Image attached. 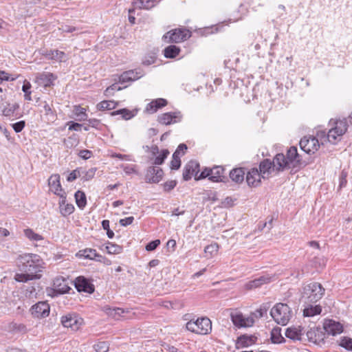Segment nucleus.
<instances>
[{"mask_svg": "<svg viewBox=\"0 0 352 352\" xmlns=\"http://www.w3.org/2000/svg\"><path fill=\"white\" fill-rule=\"evenodd\" d=\"M169 155V151L167 149H163L160 154L157 156L153 164L155 165H161L164 162V160L166 159L168 155Z\"/></svg>", "mask_w": 352, "mask_h": 352, "instance_id": "48", "label": "nucleus"}, {"mask_svg": "<svg viewBox=\"0 0 352 352\" xmlns=\"http://www.w3.org/2000/svg\"><path fill=\"white\" fill-rule=\"evenodd\" d=\"M48 184L51 191L59 197H60L63 192H65L62 188L60 182V175L58 174L51 175L48 179Z\"/></svg>", "mask_w": 352, "mask_h": 352, "instance_id": "19", "label": "nucleus"}, {"mask_svg": "<svg viewBox=\"0 0 352 352\" xmlns=\"http://www.w3.org/2000/svg\"><path fill=\"white\" fill-rule=\"evenodd\" d=\"M78 177H80V170L77 168L76 170H74L69 174L67 178V181L69 182H72L74 181L76 179H77Z\"/></svg>", "mask_w": 352, "mask_h": 352, "instance_id": "59", "label": "nucleus"}, {"mask_svg": "<svg viewBox=\"0 0 352 352\" xmlns=\"http://www.w3.org/2000/svg\"><path fill=\"white\" fill-rule=\"evenodd\" d=\"M112 116L121 115L122 118L124 120H129L134 116V114L130 110L127 109H121L117 111H114L111 113Z\"/></svg>", "mask_w": 352, "mask_h": 352, "instance_id": "41", "label": "nucleus"}, {"mask_svg": "<svg viewBox=\"0 0 352 352\" xmlns=\"http://www.w3.org/2000/svg\"><path fill=\"white\" fill-rule=\"evenodd\" d=\"M177 185V182L175 180L167 181L163 184L164 190L166 192H169L173 190Z\"/></svg>", "mask_w": 352, "mask_h": 352, "instance_id": "58", "label": "nucleus"}, {"mask_svg": "<svg viewBox=\"0 0 352 352\" xmlns=\"http://www.w3.org/2000/svg\"><path fill=\"white\" fill-rule=\"evenodd\" d=\"M322 311V308L320 305H310L303 310L304 316L311 317L320 314Z\"/></svg>", "mask_w": 352, "mask_h": 352, "instance_id": "36", "label": "nucleus"}, {"mask_svg": "<svg viewBox=\"0 0 352 352\" xmlns=\"http://www.w3.org/2000/svg\"><path fill=\"white\" fill-rule=\"evenodd\" d=\"M56 79V76L50 72H43L38 74L36 76V82L44 87H50L53 84L54 80Z\"/></svg>", "mask_w": 352, "mask_h": 352, "instance_id": "22", "label": "nucleus"}, {"mask_svg": "<svg viewBox=\"0 0 352 352\" xmlns=\"http://www.w3.org/2000/svg\"><path fill=\"white\" fill-rule=\"evenodd\" d=\"M280 327H275L271 331V340L272 343L280 344L285 342V338L282 336Z\"/></svg>", "mask_w": 352, "mask_h": 352, "instance_id": "35", "label": "nucleus"}, {"mask_svg": "<svg viewBox=\"0 0 352 352\" xmlns=\"http://www.w3.org/2000/svg\"><path fill=\"white\" fill-rule=\"evenodd\" d=\"M76 202L78 208L82 209L87 204V199L85 194L80 190H78L75 193Z\"/></svg>", "mask_w": 352, "mask_h": 352, "instance_id": "37", "label": "nucleus"}, {"mask_svg": "<svg viewBox=\"0 0 352 352\" xmlns=\"http://www.w3.org/2000/svg\"><path fill=\"white\" fill-rule=\"evenodd\" d=\"M117 102L114 101L103 100L97 104V108L100 111L111 110L116 108Z\"/></svg>", "mask_w": 352, "mask_h": 352, "instance_id": "42", "label": "nucleus"}, {"mask_svg": "<svg viewBox=\"0 0 352 352\" xmlns=\"http://www.w3.org/2000/svg\"><path fill=\"white\" fill-rule=\"evenodd\" d=\"M272 170H274V168L270 160L265 159L260 162L258 171L261 173L262 178L265 179L268 177Z\"/></svg>", "mask_w": 352, "mask_h": 352, "instance_id": "27", "label": "nucleus"}, {"mask_svg": "<svg viewBox=\"0 0 352 352\" xmlns=\"http://www.w3.org/2000/svg\"><path fill=\"white\" fill-rule=\"evenodd\" d=\"M218 250L219 245L217 243H214L207 245L204 249V252L206 254H209L210 256H212L214 253H217Z\"/></svg>", "mask_w": 352, "mask_h": 352, "instance_id": "52", "label": "nucleus"}, {"mask_svg": "<svg viewBox=\"0 0 352 352\" xmlns=\"http://www.w3.org/2000/svg\"><path fill=\"white\" fill-rule=\"evenodd\" d=\"M25 126V122L24 120H21L12 124V126L16 133H20L24 129Z\"/></svg>", "mask_w": 352, "mask_h": 352, "instance_id": "57", "label": "nucleus"}, {"mask_svg": "<svg viewBox=\"0 0 352 352\" xmlns=\"http://www.w3.org/2000/svg\"><path fill=\"white\" fill-rule=\"evenodd\" d=\"M190 36V32L186 29H175L168 32L163 38L169 43H180L188 38Z\"/></svg>", "mask_w": 352, "mask_h": 352, "instance_id": "6", "label": "nucleus"}, {"mask_svg": "<svg viewBox=\"0 0 352 352\" xmlns=\"http://www.w3.org/2000/svg\"><path fill=\"white\" fill-rule=\"evenodd\" d=\"M274 277V275L264 274L245 283V288L248 290L258 288L265 284H268L273 281Z\"/></svg>", "mask_w": 352, "mask_h": 352, "instance_id": "11", "label": "nucleus"}, {"mask_svg": "<svg viewBox=\"0 0 352 352\" xmlns=\"http://www.w3.org/2000/svg\"><path fill=\"white\" fill-rule=\"evenodd\" d=\"M97 252L94 249L91 248H86L85 250H80L77 254L76 256L78 257H83L89 260H95L96 257L97 256Z\"/></svg>", "mask_w": 352, "mask_h": 352, "instance_id": "32", "label": "nucleus"}, {"mask_svg": "<svg viewBox=\"0 0 352 352\" xmlns=\"http://www.w3.org/2000/svg\"><path fill=\"white\" fill-rule=\"evenodd\" d=\"M340 345L345 349L352 351V339L351 338H342L340 340Z\"/></svg>", "mask_w": 352, "mask_h": 352, "instance_id": "50", "label": "nucleus"}, {"mask_svg": "<svg viewBox=\"0 0 352 352\" xmlns=\"http://www.w3.org/2000/svg\"><path fill=\"white\" fill-rule=\"evenodd\" d=\"M133 220H134L133 217H126L124 219H121L119 221V223L122 226H126L131 225L133 223Z\"/></svg>", "mask_w": 352, "mask_h": 352, "instance_id": "64", "label": "nucleus"}, {"mask_svg": "<svg viewBox=\"0 0 352 352\" xmlns=\"http://www.w3.org/2000/svg\"><path fill=\"white\" fill-rule=\"evenodd\" d=\"M163 170L158 166H149L145 174L147 183H158L163 177Z\"/></svg>", "mask_w": 352, "mask_h": 352, "instance_id": "10", "label": "nucleus"}, {"mask_svg": "<svg viewBox=\"0 0 352 352\" xmlns=\"http://www.w3.org/2000/svg\"><path fill=\"white\" fill-rule=\"evenodd\" d=\"M45 58L50 60H54L58 62L65 60L66 54L64 52L59 51L58 50L47 51L43 54Z\"/></svg>", "mask_w": 352, "mask_h": 352, "instance_id": "30", "label": "nucleus"}, {"mask_svg": "<svg viewBox=\"0 0 352 352\" xmlns=\"http://www.w3.org/2000/svg\"><path fill=\"white\" fill-rule=\"evenodd\" d=\"M141 76H142V74L141 72L129 70L123 72L120 78L119 81L120 83H124L126 82L134 81L139 79Z\"/></svg>", "mask_w": 352, "mask_h": 352, "instance_id": "25", "label": "nucleus"}, {"mask_svg": "<svg viewBox=\"0 0 352 352\" xmlns=\"http://www.w3.org/2000/svg\"><path fill=\"white\" fill-rule=\"evenodd\" d=\"M181 160L179 154L177 152H174L173 154L172 160L170 162V168L172 170H177L180 168Z\"/></svg>", "mask_w": 352, "mask_h": 352, "instance_id": "49", "label": "nucleus"}, {"mask_svg": "<svg viewBox=\"0 0 352 352\" xmlns=\"http://www.w3.org/2000/svg\"><path fill=\"white\" fill-rule=\"evenodd\" d=\"M285 157L290 168H300L302 166H305V164L302 162L301 157L298 153L297 148L296 146H291L287 150Z\"/></svg>", "mask_w": 352, "mask_h": 352, "instance_id": "8", "label": "nucleus"}, {"mask_svg": "<svg viewBox=\"0 0 352 352\" xmlns=\"http://www.w3.org/2000/svg\"><path fill=\"white\" fill-rule=\"evenodd\" d=\"M324 289L318 283H311L303 288L302 299L305 303H315L322 298Z\"/></svg>", "mask_w": 352, "mask_h": 352, "instance_id": "2", "label": "nucleus"}, {"mask_svg": "<svg viewBox=\"0 0 352 352\" xmlns=\"http://www.w3.org/2000/svg\"><path fill=\"white\" fill-rule=\"evenodd\" d=\"M50 307L47 302L40 301L32 305L30 309L33 318H43L49 316Z\"/></svg>", "mask_w": 352, "mask_h": 352, "instance_id": "9", "label": "nucleus"}, {"mask_svg": "<svg viewBox=\"0 0 352 352\" xmlns=\"http://www.w3.org/2000/svg\"><path fill=\"white\" fill-rule=\"evenodd\" d=\"M92 153L91 151L85 149L80 151L78 155L84 160H88L91 157Z\"/></svg>", "mask_w": 352, "mask_h": 352, "instance_id": "63", "label": "nucleus"}, {"mask_svg": "<svg viewBox=\"0 0 352 352\" xmlns=\"http://www.w3.org/2000/svg\"><path fill=\"white\" fill-rule=\"evenodd\" d=\"M97 352H107L109 350L108 344L106 342H101L95 345Z\"/></svg>", "mask_w": 352, "mask_h": 352, "instance_id": "56", "label": "nucleus"}, {"mask_svg": "<svg viewBox=\"0 0 352 352\" xmlns=\"http://www.w3.org/2000/svg\"><path fill=\"white\" fill-rule=\"evenodd\" d=\"M19 108L18 104L14 103L12 104H8L7 107H4L2 110V113L3 116L7 117L12 116L14 112Z\"/></svg>", "mask_w": 352, "mask_h": 352, "instance_id": "43", "label": "nucleus"}, {"mask_svg": "<svg viewBox=\"0 0 352 352\" xmlns=\"http://www.w3.org/2000/svg\"><path fill=\"white\" fill-rule=\"evenodd\" d=\"M230 318L233 324L237 327H245L244 317L239 311H232L230 314Z\"/></svg>", "mask_w": 352, "mask_h": 352, "instance_id": "31", "label": "nucleus"}, {"mask_svg": "<svg viewBox=\"0 0 352 352\" xmlns=\"http://www.w3.org/2000/svg\"><path fill=\"white\" fill-rule=\"evenodd\" d=\"M209 171L210 172V181L214 182L223 181L225 177L223 176L224 168L223 166H214Z\"/></svg>", "mask_w": 352, "mask_h": 352, "instance_id": "28", "label": "nucleus"}, {"mask_svg": "<svg viewBox=\"0 0 352 352\" xmlns=\"http://www.w3.org/2000/svg\"><path fill=\"white\" fill-rule=\"evenodd\" d=\"M210 169V168H206L199 174H195V180H199L206 177H208V179L210 180V172L209 171Z\"/></svg>", "mask_w": 352, "mask_h": 352, "instance_id": "55", "label": "nucleus"}, {"mask_svg": "<svg viewBox=\"0 0 352 352\" xmlns=\"http://www.w3.org/2000/svg\"><path fill=\"white\" fill-rule=\"evenodd\" d=\"M53 286L59 294L67 293L70 289L67 280L62 276H58L54 280Z\"/></svg>", "mask_w": 352, "mask_h": 352, "instance_id": "21", "label": "nucleus"}, {"mask_svg": "<svg viewBox=\"0 0 352 352\" xmlns=\"http://www.w3.org/2000/svg\"><path fill=\"white\" fill-rule=\"evenodd\" d=\"M343 135H340V133L334 130L333 128L329 130L327 133V140L331 144H336L338 141L340 140L341 137Z\"/></svg>", "mask_w": 352, "mask_h": 352, "instance_id": "40", "label": "nucleus"}, {"mask_svg": "<svg viewBox=\"0 0 352 352\" xmlns=\"http://www.w3.org/2000/svg\"><path fill=\"white\" fill-rule=\"evenodd\" d=\"M269 307L267 304H263L252 314L256 318H261L267 314Z\"/></svg>", "mask_w": 352, "mask_h": 352, "instance_id": "47", "label": "nucleus"}, {"mask_svg": "<svg viewBox=\"0 0 352 352\" xmlns=\"http://www.w3.org/2000/svg\"><path fill=\"white\" fill-rule=\"evenodd\" d=\"M78 142L75 135L73 137H69L67 140H65L64 143L67 147H72Z\"/></svg>", "mask_w": 352, "mask_h": 352, "instance_id": "62", "label": "nucleus"}, {"mask_svg": "<svg viewBox=\"0 0 352 352\" xmlns=\"http://www.w3.org/2000/svg\"><path fill=\"white\" fill-rule=\"evenodd\" d=\"M74 113L77 116L78 121H85L87 120V115L86 113V109L80 106H76L74 107Z\"/></svg>", "mask_w": 352, "mask_h": 352, "instance_id": "44", "label": "nucleus"}, {"mask_svg": "<svg viewBox=\"0 0 352 352\" xmlns=\"http://www.w3.org/2000/svg\"><path fill=\"white\" fill-rule=\"evenodd\" d=\"M245 174V172L243 168H236L230 172V177L235 183L241 184L244 180Z\"/></svg>", "mask_w": 352, "mask_h": 352, "instance_id": "29", "label": "nucleus"}, {"mask_svg": "<svg viewBox=\"0 0 352 352\" xmlns=\"http://www.w3.org/2000/svg\"><path fill=\"white\" fill-rule=\"evenodd\" d=\"M273 319L279 324L286 325L292 317V311L287 304L278 303L270 311Z\"/></svg>", "mask_w": 352, "mask_h": 352, "instance_id": "3", "label": "nucleus"}, {"mask_svg": "<svg viewBox=\"0 0 352 352\" xmlns=\"http://www.w3.org/2000/svg\"><path fill=\"white\" fill-rule=\"evenodd\" d=\"M186 329L192 333L201 335L208 334L212 330V322L207 317L190 320L186 324Z\"/></svg>", "mask_w": 352, "mask_h": 352, "instance_id": "4", "label": "nucleus"}, {"mask_svg": "<svg viewBox=\"0 0 352 352\" xmlns=\"http://www.w3.org/2000/svg\"><path fill=\"white\" fill-rule=\"evenodd\" d=\"M300 148L307 154H313L316 152L320 144L318 140L313 136H305L300 141Z\"/></svg>", "mask_w": 352, "mask_h": 352, "instance_id": "7", "label": "nucleus"}, {"mask_svg": "<svg viewBox=\"0 0 352 352\" xmlns=\"http://www.w3.org/2000/svg\"><path fill=\"white\" fill-rule=\"evenodd\" d=\"M257 338L254 336L241 335L237 339L236 348L248 347L252 345L256 341Z\"/></svg>", "mask_w": 352, "mask_h": 352, "instance_id": "26", "label": "nucleus"}, {"mask_svg": "<svg viewBox=\"0 0 352 352\" xmlns=\"http://www.w3.org/2000/svg\"><path fill=\"white\" fill-rule=\"evenodd\" d=\"M58 202L60 213L63 217H67L72 214L74 211V206L72 204L67 202L66 193L63 192L60 195Z\"/></svg>", "mask_w": 352, "mask_h": 352, "instance_id": "18", "label": "nucleus"}, {"mask_svg": "<svg viewBox=\"0 0 352 352\" xmlns=\"http://www.w3.org/2000/svg\"><path fill=\"white\" fill-rule=\"evenodd\" d=\"M60 322L64 327L71 328L73 331H77L83 324V319L78 314L72 312L63 316Z\"/></svg>", "mask_w": 352, "mask_h": 352, "instance_id": "5", "label": "nucleus"}, {"mask_svg": "<svg viewBox=\"0 0 352 352\" xmlns=\"http://www.w3.org/2000/svg\"><path fill=\"white\" fill-rule=\"evenodd\" d=\"M96 171V168H91L89 169L88 170L84 173V175L82 176V179L83 181H89L91 179L94 177Z\"/></svg>", "mask_w": 352, "mask_h": 352, "instance_id": "53", "label": "nucleus"}, {"mask_svg": "<svg viewBox=\"0 0 352 352\" xmlns=\"http://www.w3.org/2000/svg\"><path fill=\"white\" fill-rule=\"evenodd\" d=\"M10 329L12 331L21 333H26L28 332V328L26 325L22 323L12 322L10 324Z\"/></svg>", "mask_w": 352, "mask_h": 352, "instance_id": "46", "label": "nucleus"}, {"mask_svg": "<svg viewBox=\"0 0 352 352\" xmlns=\"http://www.w3.org/2000/svg\"><path fill=\"white\" fill-rule=\"evenodd\" d=\"M122 89V87L118 85V84L114 83L111 85V86L108 87L105 91L104 94L106 96H111L113 94L115 91H120Z\"/></svg>", "mask_w": 352, "mask_h": 352, "instance_id": "54", "label": "nucleus"}, {"mask_svg": "<svg viewBox=\"0 0 352 352\" xmlns=\"http://www.w3.org/2000/svg\"><path fill=\"white\" fill-rule=\"evenodd\" d=\"M168 102L164 98L153 100L146 107V111L150 113H155L159 109L166 106Z\"/></svg>", "mask_w": 352, "mask_h": 352, "instance_id": "24", "label": "nucleus"}, {"mask_svg": "<svg viewBox=\"0 0 352 352\" xmlns=\"http://www.w3.org/2000/svg\"><path fill=\"white\" fill-rule=\"evenodd\" d=\"M262 175L256 168H251L246 174V182L250 187H257L261 183Z\"/></svg>", "mask_w": 352, "mask_h": 352, "instance_id": "14", "label": "nucleus"}, {"mask_svg": "<svg viewBox=\"0 0 352 352\" xmlns=\"http://www.w3.org/2000/svg\"><path fill=\"white\" fill-rule=\"evenodd\" d=\"M272 162L274 169L278 172L283 171L285 168H290L287 162L286 157L283 153L276 154Z\"/></svg>", "mask_w": 352, "mask_h": 352, "instance_id": "20", "label": "nucleus"}, {"mask_svg": "<svg viewBox=\"0 0 352 352\" xmlns=\"http://www.w3.org/2000/svg\"><path fill=\"white\" fill-rule=\"evenodd\" d=\"M95 261L100 262V263H102L106 265H110L111 264V261L109 258H107L105 256H103L99 254H97V256L96 257Z\"/></svg>", "mask_w": 352, "mask_h": 352, "instance_id": "61", "label": "nucleus"}, {"mask_svg": "<svg viewBox=\"0 0 352 352\" xmlns=\"http://www.w3.org/2000/svg\"><path fill=\"white\" fill-rule=\"evenodd\" d=\"M16 265L21 273H16L14 279L20 283L40 279L41 273L45 268L43 260L36 254L19 255L16 258Z\"/></svg>", "mask_w": 352, "mask_h": 352, "instance_id": "1", "label": "nucleus"}, {"mask_svg": "<svg viewBox=\"0 0 352 352\" xmlns=\"http://www.w3.org/2000/svg\"><path fill=\"white\" fill-rule=\"evenodd\" d=\"M25 236L31 241H38L43 240V238L41 235L35 233L32 229L28 228L24 230Z\"/></svg>", "mask_w": 352, "mask_h": 352, "instance_id": "45", "label": "nucleus"}, {"mask_svg": "<svg viewBox=\"0 0 352 352\" xmlns=\"http://www.w3.org/2000/svg\"><path fill=\"white\" fill-rule=\"evenodd\" d=\"M75 287L78 292H84L89 294L94 293L95 289L94 285L89 279L84 276H78L76 278Z\"/></svg>", "mask_w": 352, "mask_h": 352, "instance_id": "12", "label": "nucleus"}, {"mask_svg": "<svg viewBox=\"0 0 352 352\" xmlns=\"http://www.w3.org/2000/svg\"><path fill=\"white\" fill-rule=\"evenodd\" d=\"M347 120L344 118L334 122V126L332 127L334 130L337 131L340 135H344L347 131Z\"/></svg>", "mask_w": 352, "mask_h": 352, "instance_id": "33", "label": "nucleus"}, {"mask_svg": "<svg viewBox=\"0 0 352 352\" xmlns=\"http://www.w3.org/2000/svg\"><path fill=\"white\" fill-rule=\"evenodd\" d=\"M107 314L114 318L124 317L125 314L129 313V309H124L122 308L115 307L107 309Z\"/></svg>", "mask_w": 352, "mask_h": 352, "instance_id": "38", "label": "nucleus"}, {"mask_svg": "<svg viewBox=\"0 0 352 352\" xmlns=\"http://www.w3.org/2000/svg\"><path fill=\"white\" fill-rule=\"evenodd\" d=\"M179 47L173 45L166 47L164 50V56L168 58H175L177 55H179Z\"/></svg>", "mask_w": 352, "mask_h": 352, "instance_id": "34", "label": "nucleus"}, {"mask_svg": "<svg viewBox=\"0 0 352 352\" xmlns=\"http://www.w3.org/2000/svg\"><path fill=\"white\" fill-rule=\"evenodd\" d=\"M307 340L315 344H320L324 341V334L320 328H311L306 332Z\"/></svg>", "mask_w": 352, "mask_h": 352, "instance_id": "17", "label": "nucleus"}, {"mask_svg": "<svg viewBox=\"0 0 352 352\" xmlns=\"http://www.w3.org/2000/svg\"><path fill=\"white\" fill-rule=\"evenodd\" d=\"M160 244V241L159 239L152 241L149 242L146 245V248H145L146 250L149 251V252L153 251V250H155Z\"/></svg>", "mask_w": 352, "mask_h": 352, "instance_id": "60", "label": "nucleus"}, {"mask_svg": "<svg viewBox=\"0 0 352 352\" xmlns=\"http://www.w3.org/2000/svg\"><path fill=\"white\" fill-rule=\"evenodd\" d=\"M181 119L179 113L177 112H168L160 114L158 116L157 121L159 123L164 125H169L173 123L179 122Z\"/></svg>", "mask_w": 352, "mask_h": 352, "instance_id": "16", "label": "nucleus"}, {"mask_svg": "<svg viewBox=\"0 0 352 352\" xmlns=\"http://www.w3.org/2000/svg\"><path fill=\"white\" fill-rule=\"evenodd\" d=\"M323 329L328 335L331 336L341 333L343 331V327L340 322L330 319L324 320Z\"/></svg>", "mask_w": 352, "mask_h": 352, "instance_id": "15", "label": "nucleus"}, {"mask_svg": "<svg viewBox=\"0 0 352 352\" xmlns=\"http://www.w3.org/2000/svg\"><path fill=\"white\" fill-rule=\"evenodd\" d=\"M31 88V84L29 82H25L22 87V91L24 92V98L26 100H31V91H30Z\"/></svg>", "mask_w": 352, "mask_h": 352, "instance_id": "51", "label": "nucleus"}, {"mask_svg": "<svg viewBox=\"0 0 352 352\" xmlns=\"http://www.w3.org/2000/svg\"><path fill=\"white\" fill-rule=\"evenodd\" d=\"M199 173V164L191 160L186 164L183 170V179L185 181H188L195 174L198 175Z\"/></svg>", "mask_w": 352, "mask_h": 352, "instance_id": "13", "label": "nucleus"}, {"mask_svg": "<svg viewBox=\"0 0 352 352\" xmlns=\"http://www.w3.org/2000/svg\"><path fill=\"white\" fill-rule=\"evenodd\" d=\"M303 328L300 326L298 327H291L287 329L285 331V336L294 341L302 340L303 336Z\"/></svg>", "mask_w": 352, "mask_h": 352, "instance_id": "23", "label": "nucleus"}, {"mask_svg": "<svg viewBox=\"0 0 352 352\" xmlns=\"http://www.w3.org/2000/svg\"><path fill=\"white\" fill-rule=\"evenodd\" d=\"M106 250L109 254H118L122 252L123 248L116 243L108 242L107 243Z\"/></svg>", "mask_w": 352, "mask_h": 352, "instance_id": "39", "label": "nucleus"}]
</instances>
